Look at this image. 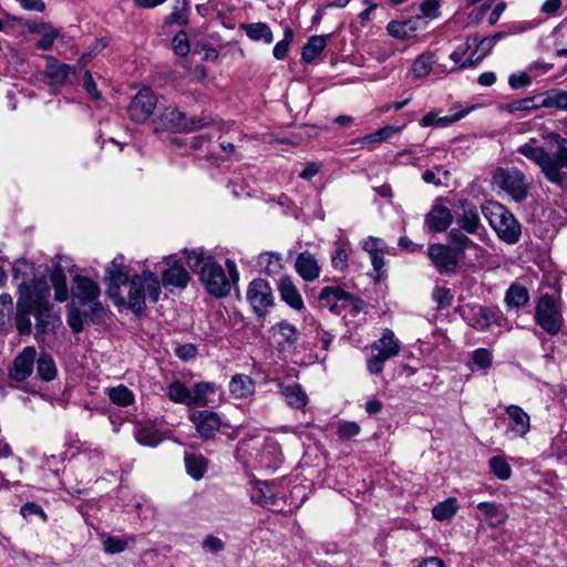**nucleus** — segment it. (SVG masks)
<instances>
[{
	"label": "nucleus",
	"mask_w": 567,
	"mask_h": 567,
	"mask_svg": "<svg viewBox=\"0 0 567 567\" xmlns=\"http://www.w3.org/2000/svg\"><path fill=\"white\" fill-rule=\"evenodd\" d=\"M506 414L508 416V430L516 437L525 436L530 429L529 415L518 405L506 406Z\"/></svg>",
	"instance_id": "4be33fe9"
},
{
	"label": "nucleus",
	"mask_w": 567,
	"mask_h": 567,
	"mask_svg": "<svg viewBox=\"0 0 567 567\" xmlns=\"http://www.w3.org/2000/svg\"><path fill=\"white\" fill-rule=\"evenodd\" d=\"M453 221V216L449 207L441 203H435L425 216V225L429 230L442 233L446 230Z\"/></svg>",
	"instance_id": "aec40b11"
},
{
	"label": "nucleus",
	"mask_w": 567,
	"mask_h": 567,
	"mask_svg": "<svg viewBox=\"0 0 567 567\" xmlns=\"http://www.w3.org/2000/svg\"><path fill=\"white\" fill-rule=\"evenodd\" d=\"M496 316L493 309L480 307L475 312L473 327L478 330H487L495 322Z\"/></svg>",
	"instance_id": "09e8293b"
},
{
	"label": "nucleus",
	"mask_w": 567,
	"mask_h": 567,
	"mask_svg": "<svg viewBox=\"0 0 567 567\" xmlns=\"http://www.w3.org/2000/svg\"><path fill=\"white\" fill-rule=\"evenodd\" d=\"M472 361L477 368L486 370L492 364V353L485 348L476 349L472 352Z\"/></svg>",
	"instance_id": "5fc2aeb1"
},
{
	"label": "nucleus",
	"mask_w": 567,
	"mask_h": 567,
	"mask_svg": "<svg viewBox=\"0 0 567 567\" xmlns=\"http://www.w3.org/2000/svg\"><path fill=\"white\" fill-rule=\"evenodd\" d=\"M251 501L260 505L272 504L275 501L272 485L267 482L258 483L256 489L251 494Z\"/></svg>",
	"instance_id": "49530a36"
},
{
	"label": "nucleus",
	"mask_w": 567,
	"mask_h": 567,
	"mask_svg": "<svg viewBox=\"0 0 567 567\" xmlns=\"http://www.w3.org/2000/svg\"><path fill=\"white\" fill-rule=\"evenodd\" d=\"M247 300L259 317L266 315L274 303L270 285L260 278L252 280L247 289Z\"/></svg>",
	"instance_id": "4468645a"
},
{
	"label": "nucleus",
	"mask_w": 567,
	"mask_h": 567,
	"mask_svg": "<svg viewBox=\"0 0 567 567\" xmlns=\"http://www.w3.org/2000/svg\"><path fill=\"white\" fill-rule=\"evenodd\" d=\"M295 268L297 274L306 281H313L320 276L318 260L308 251L298 255Z\"/></svg>",
	"instance_id": "b1692460"
},
{
	"label": "nucleus",
	"mask_w": 567,
	"mask_h": 567,
	"mask_svg": "<svg viewBox=\"0 0 567 567\" xmlns=\"http://www.w3.org/2000/svg\"><path fill=\"white\" fill-rule=\"evenodd\" d=\"M488 466L491 472L502 481H507L512 475V468L506 460L502 456L489 458Z\"/></svg>",
	"instance_id": "8fccbe9b"
},
{
	"label": "nucleus",
	"mask_w": 567,
	"mask_h": 567,
	"mask_svg": "<svg viewBox=\"0 0 567 567\" xmlns=\"http://www.w3.org/2000/svg\"><path fill=\"white\" fill-rule=\"evenodd\" d=\"M545 140L555 152H545L535 138L520 145L517 152L537 164L549 182L559 184L564 178L563 171L567 169V140L557 133H548Z\"/></svg>",
	"instance_id": "f257e3e1"
},
{
	"label": "nucleus",
	"mask_w": 567,
	"mask_h": 567,
	"mask_svg": "<svg viewBox=\"0 0 567 567\" xmlns=\"http://www.w3.org/2000/svg\"><path fill=\"white\" fill-rule=\"evenodd\" d=\"M532 79L527 72L513 73L508 78V84L513 90H518L528 86Z\"/></svg>",
	"instance_id": "0e129e2a"
},
{
	"label": "nucleus",
	"mask_w": 567,
	"mask_h": 567,
	"mask_svg": "<svg viewBox=\"0 0 567 567\" xmlns=\"http://www.w3.org/2000/svg\"><path fill=\"white\" fill-rule=\"evenodd\" d=\"M87 318L84 313H81L79 309H70L68 315V323L73 332L79 333L83 330V318Z\"/></svg>",
	"instance_id": "e2e57ef3"
},
{
	"label": "nucleus",
	"mask_w": 567,
	"mask_h": 567,
	"mask_svg": "<svg viewBox=\"0 0 567 567\" xmlns=\"http://www.w3.org/2000/svg\"><path fill=\"white\" fill-rule=\"evenodd\" d=\"M436 62L432 52H424L416 58L412 65V73L415 78H425L432 71L433 64Z\"/></svg>",
	"instance_id": "ea45409f"
},
{
	"label": "nucleus",
	"mask_w": 567,
	"mask_h": 567,
	"mask_svg": "<svg viewBox=\"0 0 567 567\" xmlns=\"http://www.w3.org/2000/svg\"><path fill=\"white\" fill-rule=\"evenodd\" d=\"M134 436L136 441L144 446H156L161 442L157 431L152 425L138 424Z\"/></svg>",
	"instance_id": "79ce46f5"
},
{
	"label": "nucleus",
	"mask_w": 567,
	"mask_h": 567,
	"mask_svg": "<svg viewBox=\"0 0 567 567\" xmlns=\"http://www.w3.org/2000/svg\"><path fill=\"white\" fill-rule=\"evenodd\" d=\"M371 358L367 361V369L372 374H380L386 361L396 357L401 350V343L391 329H384L381 338L371 346Z\"/></svg>",
	"instance_id": "9d476101"
},
{
	"label": "nucleus",
	"mask_w": 567,
	"mask_h": 567,
	"mask_svg": "<svg viewBox=\"0 0 567 567\" xmlns=\"http://www.w3.org/2000/svg\"><path fill=\"white\" fill-rule=\"evenodd\" d=\"M482 213L498 237L507 244H516L520 237V224L514 215L497 202H486Z\"/></svg>",
	"instance_id": "20e7f679"
},
{
	"label": "nucleus",
	"mask_w": 567,
	"mask_h": 567,
	"mask_svg": "<svg viewBox=\"0 0 567 567\" xmlns=\"http://www.w3.org/2000/svg\"><path fill=\"white\" fill-rule=\"evenodd\" d=\"M477 509L488 519V524L493 527L504 524L508 517L503 505L493 502H482L477 505Z\"/></svg>",
	"instance_id": "2f4dec72"
},
{
	"label": "nucleus",
	"mask_w": 567,
	"mask_h": 567,
	"mask_svg": "<svg viewBox=\"0 0 567 567\" xmlns=\"http://www.w3.org/2000/svg\"><path fill=\"white\" fill-rule=\"evenodd\" d=\"M468 114V110H461L460 112H456L451 115H444L441 116L440 113L436 110L430 111L426 113L422 120L420 121V126L422 127H430V126H436V127H447L453 125L454 123L458 122L463 117H465Z\"/></svg>",
	"instance_id": "393cba45"
},
{
	"label": "nucleus",
	"mask_w": 567,
	"mask_h": 567,
	"mask_svg": "<svg viewBox=\"0 0 567 567\" xmlns=\"http://www.w3.org/2000/svg\"><path fill=\"white\" fill-rule=\"evenodd\" d=\"M162 285L158 276L151 270H144L130 279L127 306L136 315L144 312L146 299L152 303L159 300Z\"/></svg>",
	"instance_id": "7ed1b4c3"
},
{
	"label": "nucleus",
	"mask_w": 567,
	"mask_h": 567,
	"mask_svg": "<svg viewBox=\"0 0 567 567\" xmlns=\"http://www.w3.org/2000/svg\"><path fill=\"white\" fill-rule=\"evenodd\" d=\"M465 45L466 49H472V47H475V51L471 54L468 61L462 63V69L482 61L495 47L487 37L478 40V38L475 35L468 37L466 39Z\"/></svg>",
	"instance_id": "bb28decb"
},
{
	"label": "nucleus",
	"mask_w": 567,
	"mask_h": 567,
	"mask_svg": "<svg viewBox=\"0 0 567 567\" xmlns=\"http://www.w3.org/2000/svg\"><path fill=\"white\" fill-rule=\"evenodd\" d=\"M37 358L34 347H25L14 359L12 369L10 370L11 379L16 381L27 380L32 371Z\"/></svg>",
	"instance_id": "6ab92c4d"
},
{
	"label": "nucleus",
	"mask_w": 567,
	"mask_h": 567,
	"mask_svg": "<svg viewBox=\"0 0 567 567\" xmlns=\"http://www.w3.org/2000/svg\"><path fill=\"white\" fill-rule=\"evenodd\" d=\"M529 300L528 290L519 285L513 284L506 291L505 301L509 307L520 308L524 307Z\"/></svg>",
	"instance_id": "c9c22d12"
},
{
	"label": "nucleus",
	"mask_w": 567,
	"mask_h": 567,
	"mask_svg": "<svg viewBox=\"0 0 567 567\" xmlns=\"http://www.w3.org/2000/svg\"><path fill=\"white\" fill-rule=\"evenodd\" d=\"M350 255V249L340 244L331 255V262L334 269L339 271H343L348 268V259Z\"/></svg>",
	"instance_id": "3c124183"
},
{
	"label": "nucleus",
	"mask_w": 567,
	"mask_h": 567,
	"mask_svg": "<svg viewBox=\"0 0 567 567\" xmlns=\"http://www.w3.org/2000/svg\"><path fill=\"white\" fill-rule=\"evenodd\" d=\"M278 329H279V332L281 334V337L289 343V344H293L296 343L297 341V328L287 322V321H282L278 324Z\"/></svg>",
	"instance_id": "69168bd1"
},
{
	"label": "nucleus",
	"mask_w": 567,
	"mask_h": 567,
	"mask_svg": "<svg viewBox=\"0 0 567 567\" xmlns=\"http://www.w3.org/2000/svg\"><path fill=\"white\" fill-rule=\"evenodd\" d=\"M183 254L188 268L199 276V281L209 295L221 298L229 293V280L210 251L200 247L193 250L185 249Z\"/></svg>",
	"instance_id": "f03ea898"
},
{
	"label": "nucleus",
	"mask_w": 567,
	"mask_h": 567,
	"mask_svg": "<svg viewBox=\"0 0 567 567\" xmlns=\"http://www.w3.org/2000/svg\"><path fill=\"white\" fill-rule=\"evenodd\" d=\"M534 319L548 334H558L565 323L560 301L547 293L540 296L535 306Z\"/></svg>",
	"instance_id": "1a4fd4ad"
},
{
	"label": "nucleus",
	"mask_w": 567,
	"mask_h": 567,
	"mask_svg": "<svg viewBox=\"0 0 567 567\" xmlns=\"http://www.w3.org/2000/svg\"><path fill=\"white\" fill-rule=\"evenodd\" d=\"M229 392L236 399H247L255 392V382L249 375L236 374L229 382Z\"/></svg>",
	"instance_id": "c85d7f7f"
},
{
	"label": "nucleus",
	"mask_w": 567,
	"mask_h": 567,
	"mask_svg": "<svg viewBox=\"0 0 567 567\" xmlns=\"http://www.w3.org/2000/svg\"><path fill=\"white\" fill-rule=\"evenodd\" d=\"M402 127L386 125L373 133L367 134L361 138L362 143H379L390 140L401 132Z\"/></svg>",
	"instance_id": "de8ad7c7"
},
{
	"label": "nucleus",
	"mask_w": 567,
	"mask_h": 567,
	"mask_svg": "<svg viewBox=\"0 0 567 567\" xmlns=\"http://www.w3.org/2000/svg\"><path fill=\"white\" fill-rule=\"evenodd\" d=\"M360 433V426L355 422H343L338 427V436L346 441L357 436Z\"/></svg>",
	"instance_id": "680f3d73"
},
{
	"label": "nucleus",
	"mask_w": 567,
	"mask_h": 567,
	"mask_svg": "<svg viewBox=\"0 0 567 567\" xmlns=\"http://www.w3.org/2000/svg\"><path fill=\"white\" fill-rule=\"evenodd\" d=\"M362 248L364 251L369 254V256L381 252V251H388V245L384 240L378 237H368L362 243Z\"/></svg>",
	"instance_id": "4d7b16f0"
},
{
	"label": "nucleus",
	"mask_w": 567,
	"mask_h": 567,
	"mask_svg": "<svg viewBox=\"0 0 567 567\" xmlns=\"http://www.w3.org/2000/svg\"><path fill=\"white\" fill-rule=\"evenodd\" d=\"M105 280L110 284V296L115 297L122 285L130 284V270L122 255L116 256L105 269Z\"/></svg>",
	"instance_id": "a211bd4d"
},
{
	"label": "nucleus",
	"mask_w": 567,
	"mask_h": 567,
	"mask_svg": "<svg viewBox=\"0 0 567 567\" xmlns=\"http://www.w3.org/2000/svg\"><path fill=\"white\" fill-rule=\"evenodd\" d=\"M109 399L118 406H128L134 402V393L125 385H117L107 390Z\"/></svg>",
	"instance_id": "37998d69"
},
{
	"label": "nucleus",
	"mask_w": 567,
	"mask_h": 567,
	"mask_svg": "<svg viewBox=\"0 0 567 567\" xmlns=\"http://www.w3.org/2000/svg\"><path fill=\"white\" fill-rule=\"evenodd\" d=\"M493 184L515 202L527 197L529 184L524 173L516 167H499L493 173Z\"/></svg>",
	"instance_id": "f8f14e48"
},
{
	"label": "nucleus",
	"mask_w": 567,
	"mask_h": 567,
	"mask_svg": "<svg viewBox=\"0 0 567 567\" xmlns=\"http://www.w3.org/2000/svg\"><path fill=\"white\" fill-rule=\"evenodd\" d=\"M277 289L281 300L286 302L290 308L297 311H301L302 309H305L302 296L299 292L291 277H281L278 280Z\"/></svg>",
	"instance_id": "412c9836"
},
{
	"label": "nucleus",
	"mask_w": 567,
	"mask_h": 567,
	"mask_svg": "<svg viewBox=\"0 0 567 567\" xmlns=\"http://www.w3.org/2000/svg\"><path fill=\"white\" fill-rule=\"evenodd\" d=\"M293 39V32L290 28L285 29L284 39L276 43L272 54L277 60H284L289 51V45Z\"/></svg>",
	"instance_id": "603ef678"
},
{
	"label": "nucleus",
	"mask_w": 567,
	"mask_h": 567,
	"mask_svg": "<svg viewBox=\"0 0 567 567\" xmlns=\"http://www.w3.org/2000/svg\"><path fill=\"white\" fill-rule=\"evenodd\" d=\"M166 264V268L162 271V287L169 289L171 291L174 288L184 289L190 277L179 260L175 259L173 256H169L164 259Z\"/></svg>",
	"instance_id": "dca6fc26"
},
{
	"label": "nucleus",
	"mask_w": 567,
	"mask_h": 567,
	"mask_svg": "<svg viewBox=\"0 0 567 567\" xmlns=\"http://www.w3.org/2000/svg\"><path fill=\"white\" fill-rule=\"evenodd\" d=\"M37 372L43 381H52L56 377V367L53 358L42 353L37 360Z\"/></svg>",
	"instance_id": "a19ab883"
},
{
	"label": "nucleus",
	"mask_w": 567,
	"mask_h": 567,
	"mask_svg": "<svg viewBox=\"0 0 567 567\" xmlns=\"http://www.w3.org/2000/svg\"><path fill=\"white\" fill-rule=\"evenodd\" d=\"M104 550L107 554H118L126 549L128 543L127 540L118 537H109L104 540Z\"/></svg>",
	"instance_id": "052dcab7"
},
{
	"label": "nucleus",
	"mask_w": 567,
	"mask_h": 567,
	"mask_svg": "<svg viewBox=\"0 0 567 567\" xmlns=\"http://www.w3.org/2000/svg\"><path fill=\"white\" fill-rule=\"evenodd\" d=\"M544 106H555L561 110H567V91L558 92L543 102Z\"/></svg>",
	"instance_id": "774afa93"
},
{
	"label": "nucleus",
	"mask_w": 567,
	"mask_h": 567,
	"mask_svg": "<svg viewBox=\"0 0 567 567\" xmlns=\"http://www.w3.org/2000/svg\"><path fill=\"white\" fill-rule=\"evenodd\" d=\"M280 392L291 408L302 409L308 403V395L299 383L281 384Z\"/></svg>",
	"instance_id": "7c9ffc66"
},
{
	"label": "nucleus",
	"mask_w": 567,
	"mask_h": 567,
	"mask_svg": "<svg viewBox=\"0 0 567 567\" xmlns=\"http://www.w3.org/2000/svg\"><path fill=\"white\" fill-rule=\"evenodd\" d=\"M458 509V505L455 498H447L444 502L439 503L432 509V515L437 520H445L453 517Z\"/></svg>",
	"instance_id": "a18cd8bd"
},
{
	"label": "nucleus",
	"mask_w": 567,
	"mask_h": 567,
	"mask_svg": "<svg viewBox=\"0 0 567 567\" xmlns=\"http://www.w3.org/2000/svg\"><path fill=\"white\" fill-rule=\"evenodd\" d=\"M49 268L45 266L42 272H47ZM27 289L30 291V308L37 320V327L42 332L47 331L51 320L50 293L51 287L45 278L32 279L27 277Z\"/></svg>",
	"instance_id": "423d86ee"
},
{
	"label": "nucleus",
	"mask_w": 567,
	"mask_h": 567,
	"mask_svg": "<svg viewBox=\"0 0 567 567\" xmlns=\"http://www.w3.org/2000/svg\"><path fill=\"white\" fill-rule=\"evenodd\" d=\"M33 264L25 260L19 259L13 264L12 275L14 279H20L19 282V299L17 302V315L16 326L20 334H30L31 332V320L30 315V291L27 289V277L33 274Z\"/></svg>",
	"instance_id": "39448f33"
},
{
	"label": "nucleus",
	"mask_w": 567,
	"mask_h": 567,
	"mask_svg": "<svg viewBox=\"0 0 567 567\" xmlns=\"http://www.w3.org/2000/svg\"><path fill=\"white\" fill-rule=\"evenodd\" d=\"M60 35V31L50 24L47 30L41 34V39L38 41L37 47L42 50H49L52 48L54 40Z\"/></svg>",
	"instance_id": "13d9d810"
},
{
	"label": "nucleus",
	"mask_w": 567,
	"mask_h": 567,
	"mask_svg": "<svg viewBox=\"0 0 567 567\" xmlns=\"http://www.w3.org/2000/svg\"><path fill=\"white\" fill-rule=\"evenodd\" d=\"M457 228L470 235H480L485 231L475 206L464 207L462 215L456 217Z\"/></svg>",
	"instance_id": "5701e85b"
},
{
	"label": "nucleus",
	"mask_w": 567,
	"mask_h": 567,
	"mask_svg": "<svg viewBox=\"0 0 567 567\" xmlns=\"http://www.w3.org/2000/svg\"><path fill=\"white\" fill-rule=\"evenodd\" d=\"M156 106V96L150 89H142L132 100L127 112L135 123H144L153 114Z\"/></svg>",
	"instance_id": "2eb2a0df"
},
{
	"label": "nucleus",
	"mask_w": 567,
	"mask_h": 567,
	"mask_svg": "<svg viewBox=\"0 0 567 567\" xmlns=\"http://www.w3.org/2000/svg\"><path fill=\"white\" fill-rule=\"evenodd\" d=\"M216 393V385L212 382H197L190 388V406H206Z\"/></svg>",
	"instance_id": "cd10ccee"
},
{
	"label": "nucleus",
	"mask_w": 567,
	"mask_h": 567,
	"mask_svg": "<svg viewBox=\"0 0 567 567\" xmlns=\"http://www.w3.org/2000/svg\"><path fill=\"white\" fill-rule=\"evenodd\" d=\"M427 256L441 275L455 272L461 259L457 250L443 244L430 245Z\"/></svg>",
	"instance_id": "ddd939ff"
},
{
	"label": "nucleus",
	"mask_w": 567,
	"mask_h": 567,
	"mask_svg": "<svg viewBox=\"0 0 567 567\" xmlns=\"http://www.w3.org/2000/svg\"><path fill=\"white\" fill-rule=\"evenodd\" d=\"M386 30L389 34L394 38L406 39L409 37L411 28L409 27V22L391 21L388 24Z\"/></svg>",
	"instance_id": "bf43d9fd"
},
{
	"label": "nucleus",
	"mask_w": 567,
	"mask_h": 567,
	"mask_svg": "<svg viewBox=\"0 0 567 567\" xmlns=\"http://www.w3.org/2000/svg\"><path fill=\"white\" fill-rule=\"evenodd\" d=\"M184 461L187 474L196 481L200 480L207 471V460L200 454L186 453Z\"/></svg>",
	"instance_id": "72a5a7b5"
},
{
	"label": "nucleus",
	"mask_w": 567,
	"mask_h": 567,
	"mask_svg": "<svg viewBox=\"0 0 567 567\" xmlns=\"http://www.w3.org/2000/svg\"><path fill=\"white\" fill-rule=\"evenodd\" d=\"M318 305L320 309H326L334 315H341L347 306H352L357 311L364 307L361 299L347 291L342 286L323 287L318 296Z\"/></svg>",
	"instance_id": "9b49d317"
},
{
	"label": "nucleus",
	"mask_w": 567,
	"mask_h": 567,
	"mask_svg": "<svg viewBox=\"0 0 567 567\" xmlns=\"http://www.w3.org/2000/svg\"><path fill=\"white\" fill-rule=\"evenodd\" d=\"M189 420L194 424L198 436L203 440L214 437L221 425L219 415L209 410L195 411L189 414Z\"/></svg>",
	"instance_id": "f3484780"
},
{
	"label": "nucleus",
	"mask_w": 567,
	"mask_h": 567,
	"mask_svg": "<svg viewBox=\"0 0 567 567\" xmlns=\"http://www.w3.org/2000/svg\"><path fill=\"white\" fill-rule=\"evenodd\" d=\"M70 70V65L50 59L45 68V74L51 83L62 84L68 79Z\"/></svg>",
	"instance_id": "58836bf2"
},
{
	"label": "nucleus",
	"mask_w": 567,
	"mask_h": 567,
	"mask_svg": "<svg viewBox=\"0 0 567 567\" xmlns=\"http://www.w3.org/2000/svg\"><path fill=\"white\" fill-rule=\"evenodd\" d=\"M258 462L262 467H277L282 461V452L279 443L274 439H267L258 454Z\"/></svg>",
	"instance_id": "a878e982"
},
{
	"label": "nucleus",
	"mask_w": 567,
	"mask_h": 567,
	"mask_svg": "<svg viewBox=\"0 0 567 567\" xmlns=\"http://www.w3.org/2000/svg\"><path fill=\"white\" fill-rule=\"evenodd\" d=\"M214 126L221 131L225 125L220 122L213 121L207 117L187 118L185 113L181 112L174 106L165 107L158 118L156 131H173V132H192L199 128Z\"/></svg>",
	"instance_id": "0eeeda50"
},
{
	"label": "nucleus",
	"mask_w": 567,
	"mask_h": 567,
	"mask_svg": "<svg viewBox=\"0 0 567 567\" xmlns=\"http://www.w3.org/2000/svg\"><path fill=\"white\" fill-rule=\"evenodd\" d=\"M538 105L535 104V97H525L513 101L505 106V110L509 113H516L519 111H532Z\"/></svg>",
	"instance_id": "6e6d98bb"
},
{
	"label": "nucleus",
	"mask_w": 567,
	"mask_h": 567,
	"mask_svg": "<svg viewBox=\"0 0 567 567\" xmlns=\"http://www.w3.org/2000/svg\"><path fill=\"white\" fill-rule=\"evenodd\" d=\"M73 295L80 301L81 306L87 307L85 316L93 322L101 321L105 309L100 301L101 290L99 285L84 276H75L73 279Z\"/></svg>",
	"instance_id": "6e6552de"
},
{
	"label": "nucleus",
	"mask_w": 567,
	"mask_h": 567,
	"mask_svg": "<svg viewBox=\"0 0 567 567\" xmlns=\"http://www.w3.org/2000/svg\"><path fill=\"white\" fill-rule=\"evenodd\" d=\"M326 38L323 35H313L302 48L301 58L309 63L320 55L326 48Z\"/></svg>",
	"instance_id": "4c0bfd02"
},
{
	"label": "nucleus",
	"mask_w": 567,
	"mask_h": 567,
	"mask_svg": "<svg viewBox=\"0 0 567 567\" xmlns=\"http://www.w3.org/2000/svg\"><path fill=\"white\" fill-rule=\"evenodd\" d=\"M243 29L252 41H262L266 44H270L274 41L271 29L264 22L244 24Z\"/></svg>",
	"instance_id": "f704fd0d"
},
{
	"label": "nucleus",
	"mask_w": 567,
	"mask_h": 567,
	"mask_svg": "<svg viewBox=\"0 0 567 567\" xmlns=\"http://www.w3.org/2000/svg\"><path fill=\"white\" fill-rule=\"evenodd\" d=\"M20 514L27 520H32L33 517H39L42 522L48 520V516L43 508L35 503H27L20 508Z\"/></svg>",
	"instance_id": "864d4df0"
},
{
	"label": "nucleus",
	"mask_w": 567,
	"mask_h": 567,
	"mask_svg": "<svg viewBox=\"0 0 567 567\" xmlns=\"http://www.w3.org/2000/svg\"><path fill=\"white\" fill-rule=\"evenodd\" d=\"M167 396L175 403L190 406V388H187L179 380H174L168 384Z\"/></svg>",
	"instance_id": "e433bc0d"
},
{
	"label": "nucleus",
	"mask_w": 567,
	"mask_h": 567,
	"mask_svg": "<svg viewBox=\"0 0 567 567\" xmlns=\"http://www.w3.org/2000/svg\"><path fill=\"white\" fill-rule=\"evenodd\" d=\"M449 239L453 246H451L453 249L457 250V254L462 256L464 251L475 246L473 240L468 238L466 233L464 230H461L458 228H452L449 233Z\"/></svg>",
	"instance_id": "c03bdc74"
},
{
	"label": "nucleus",
	"mask_w": 567,
	"mask_h": 567,
	"mask_svg": "<svg viewBox=\"0 0 567 567\" xmlns=\"http://www.w3.org/2000/svg\"><path fill=\"white\" fill-rule=\"evenodd\" d=\"M433 299L437 302L440 308H446L451 305L453 296L449 289L437 287L433 291Z\"/></svg>",
	"instance_id": "338daca9"
},
{
	"label": "nucleus",
	"mask_w": 567,
	"mask_h": 567,
	"mask_svg": "<svg viewBox=\"0 0 567 567\" xmlns=\"http://www.w3.org/2000/svg\"><path fill=\"white\" fill-rule=\"evenodd\" d=\"M50 281L54 289V298L59 302H63L69 297L66 285V276L60 265H55L50 271Z\"/></svg>",
	"instance_id": "473e14b6"
},
{
	"label": "nucleus",
	"mask_w": 567,
	"mask_h": 567,
	"mask_svg": "<svg viewBox=\"0 0 567 567\" xmlns=\"http://www.w3.org/2000/svg\"><path fill=\"white\" fill-rule=\"evenodd\" d=\"M257 264L267 276L279 275L284 268L282 255L276 251H265L258 256Z\"/></svg>",
	"instance_id": "c756f323"
}]
</instances>
